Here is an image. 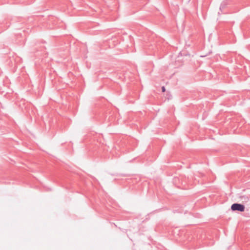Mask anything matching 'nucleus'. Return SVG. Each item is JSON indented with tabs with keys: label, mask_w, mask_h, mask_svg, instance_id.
I'll list each match as a JSON object with an SVG mask.
<instances>
[{
	"label": "nucleus",
	"mask_w": 250,
	"mask_h": 250,
	"mask_svg": "<svg viewBox=\"0 0 250 250\" xmlns=\"http://www.w3.org/2000/svg\"><path fill=\"white\" fill-rule=\"evenodd\" d=\"M245 206L239 203H234L231 206V209L233 211H239L243 212L245 210Z\"/></svg>",
	"instance_id": "obj_1"
},
{
	"label": "nucleus",
	"mask_w": 250,
	"mask_h": 250,
	"mask_svg": "<svg viewBox=\"0 0 250 250\" xmlns=\"http://www.w3.org/2000/svg\"><path fill=\"white\" fill-rule=\"evenodd\" d=\"M225 7V4H224L223 3H222L221 4V6H220V9H221L222 8H224Z\"/></svg>",
	"instance_id": "obj_2"
},
{
	"label": "nucleus",
	"mask_w": 250,
	"mask_h": 250,
	"mask_svg": "<svg viewBox=\"0 0 250 250\" xmlns=\"http://www.w3.org/2000/svg\"><path fill=\"white\" fill-rule=\"evenodd\" d=\"M162 91H163V92H165V90H166V89H165V87H164V86H163V87H162Z\"/></svg>",
	"instance_id": "obj_3"
}]
</instances>
